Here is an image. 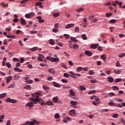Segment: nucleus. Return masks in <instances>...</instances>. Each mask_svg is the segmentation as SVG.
Instances as JSON below:
<instances>
[{"label":"nucleus","mask_w":125,"mask_h":125,"mask_svg":"<svg viewBox=\"0 0 125 125\" xmlns=\"http://www.w3.org/2000/svg\"><path fill=\"white\" fill-rule=\"evenodd\" d=\"M80 31V28L78 27H76L75 29V31L76 33H79V31Z\"/></svg>","instance_id":"51"},{"label":"nucleus","mask_w":125,"mask_h":125,"mask_svg":"<svg viewBox=\"0 0 125 125\" xmlns=\"http://www.w3.org/2000/svg\"><path fill=\"white\" fill-rule=\"evenodd\" d=\"M115 107H119V108H123L122 104H115Z\"/></svg>","instance_id":"34"},{"label":"nucleus","mask_w":125,"mask_h":125,"mask_svg":"<svg viewBox=\"0 0 125 125\" xmlns=\"http://www.w3.org/2000/svg\"><path fill=\"white\" fill-rule=\"evenodd\" d=\"M73 47L75 49H78V48H79V45H78L77 44H73Z\"/></svg>","instance_id":"44"},{"label":"nucleus","mask_w":125,"mask_h":125,"mask_svg":"<svg viewBox=\"0 0 125 125\" xmlns=\"http://www.w3.org/2000/svg\"><path fill=\"white\" fill-rule=\"evenodd\" d=\"M97 48L98 50H99V51H102L103 50V49L101 46H98Z\"/></svg>","instance_id":"52"},{"label":"nucleus","mask_w":125,"mask_h":125,"mask_svg":"<svg viewBox=\"0 0 125 125\" xmlns=\"http://www.w3.org/2000/svg\"><path fill=\"white\" fill-rule=\"evenodd\" d=\"M69 93L72 96H75V92L72 89L70 90Z\"/></svg>","instance_id":"17"},{"label":"nucleus","mask_w":125,"mask_h":125,"mask_svg":"<svg viewBox=\"0 0 125 125\" xmlns=\"http://www.w3.org/2000/svg\"><path fill=\"white\" fill-rule=\"evenodd\" d=\"M6 102H10V103H17V100L15 99H11L10 98H8L6 99Z\"/></svg>","instance_id":"5"},{"label":"nucleus","mask_w":125,"mask_h":125,"mask_svg":"<svg viewBox=\"0 0 125 125\" xmlns=\"http://www.w3.org/2000/svg\"><path fill=\"white\" fill-rule=\"evenodd\" d=\"M32 96H33V97H35V98H29L30 100H31V101H33L34 104H37L38 102H39L40 104H41V103H44L42 99V100L40 99V96H42V92L41 91L37 92L36 93L32 94Z\"/></svg>","instance_id":"1"},{"label":"nucleus","mask_w":125,"mask_h":125,"mask_svg":"<svg viewBox=\"0 0 125 125\" xmlns=\"http://www.w3.org/2000/svg\"><path fill=\"white\" fill-rule=\"evenodd\" d=\"M53 84L54 86H55V87H59V88L61 87V85H60V84H59V83H56L55 82H54L53 83Z\"/></svg>","instance_id":"13"},{"label":"nucleus","mask_w":125,"mask_h":125,"mask_svg":"<svg viewBox=\"0 0 125 125\" xmlns=\"http://www.w3.org/2000/svg\"><path fill=\"white\" fill-rule=\"evenodd\" d=\"M63 76L65 78H69V77H70V75H69L68 74H67L66 73H64Z\"/></svg>","instance_id":"48"},{"label":"nucleus","mask_w":125,"mask_h":125,"mask_svg":"<svg viewBox=\"0 0 125 125\" xmlns=\"http://www.w3.org/2000/svg\"><path fill=\"white\" fill-rule=\"evenodd\" d=\"M41 105L42 106H46V105H48L49 106H53L54 104H53V102L50 101H48L46 102V103H42L41 104Z\"/></svg>","instance_id":"3"},{"label":"nucleus","mask_w":125,"mask_h":125,"mask_svg":"<svg viewBox=\"0 0 125 125\" xmlns=\"http://www.w3.org/2000/svg\"><path fill=\"white\" fill-rule=\"evenodd\" d=\"M84 53L85 55H87V56H89V57L92 56V54H93L92 52H91L88 50L85 51Z\"/></svg>","instance_id":"8"},{"label":"nucleus","mask_w":125,"mask_h":125,"mask_svg":"<svg viewBox=\"0 0 125 125\" xmlns=\"http://www.w3.org/2000/svg\"><path fill=\"white\" fill-rule=\"evenodd\" d=\"M114 73H115V74H121L122 73V70H121V69H119L118 70H114Z\"/></svg>","instance_id":"21"},{"label":"nucleus","mask_w":125,"mask_h":125,"mask_svg":"<svg viewBox=\"0 0 125 125\" xmlns=\"http://www.w3.org/2000/svg\"><path fill=\"white\" fill-rule=\"evenodd\" d=\"M52 31H53V33H58V29H54V28H53V30H52Z\"/></svg>","instance_id":"61"},{"label":"nucleus","mask_w":125,"mask_h":125,"mask_svg":"<svg viewBox=\"0 0 125 125\" xmlns=\"http://www.w3.org/2000/svg\"><path fill=\"white\" fill-rule=\"evenodd\" d=\"M26 82L27 83H33V80H31L30 79H26Z\"/></svg>","instance_id":"29"},{"label":"nucleus","mask_w":125,"mask_h":125,"mask_svg":"<svg viewBox=\"0 0 125 125\" xmlns=\"http://www.w3.org/2000/svg\"><path fill=\"white\" fill-rule=\"evenodd\" d=\"M108 105H109V106H114V105L116 106V104H115V103H112V102L109 103Z\"/></svg>","instance_id":"55"},{"label":"nucleus","mask_w":125,"mask_h":125,"mask_svg":"<svg viewBox=\"0 0 125 125\" xmlns=\"http://www.w3.org/2000/svg\"><path fill=\"white\" fill-rule=\"evenodd\" d=\"M109 96L112 97L115 96V93L111 92L108 94Z\"/></svg>","instance_id":"64"},{"label":"nucleus","mask_w":125,"mask_h":125,"mask_svg":"<svg viewBox=\"0 0 125 125\" xmlns=\"http://www.w3.org/2000/svg\"><path fill=\"white\" fill-rule=\"evenodd\" d=\"M53 15L54 16V17H58V16H59V15H60V13H55L54 14H53Z\"/></svg>","instance_id":"27"},{"label":"nucleus","mask_w":125,"mask_h":125,"mask_svg":"<svg viewBox=\"0 0 125 125\" xmlns=\"http://www.w3.org/2000/svg\"><path fill=\"white\" fill-rule=\"evenodd\" d=\"M75 26V24L74 23H70L65 26V29H69V28H72V27H74Z\"/></svg>","instance_id":"9"},{"label":"nucleus","mask_w":125,"mask_h":125,"mask_svg":"<svg viewBox=\"0 0 125 125\" xmlns=\"http://www.w3.org/2000/svg\"><path fill=\"white\" fill-rule=\"evenodd\" d=\"M55 28L57 29H58V28H59V24L56 23L54 26Z\"/></svg>","instance_id":"54"},{"label":"nucleus","mask_w":125,"mask_h":125,"mask_svg":"<svg viewBox=\"0 0 125 125\" xmlns=\"http://www.w3.org/2000/svg\"><path fill=\"white\" fill-rule=\"evenodd\" d=\"M69 74H70L71 77H72V78H73L74 79L77 78L76 77H81V74L74 73V72H73V71L69 72Z\"/></svg>","instance_id":"4"},{"label":"nucleus","mask_w":125,"mask_h":125,"mask_svg":"<svg viewBox=\"0 0 125 125\" xmlns=\"http://www.w3.org/2000/svg\"><path fill=\"white\" fill-rule=\"evenodd\" d=\"M90 83H97V81L95 80H92L90 81Z\"/></svg>","instance_id":"57"},{"label":"nucleus","mask_w":125,"mask_h":125,"mask_svg":"<svg viewBox=\"0 0 125 125\" xmlns=\"http://www.w3.org/2000/svg\"><path fill=\"white\" fill-rule=\"evenodd\" d=\"M116 20H114V19L111 20L109 21V22L110 23V24H114V23H116Z\"/></svg>","instance_id":"37"},{"label":"nucleus","mask_w":125,"mask_h":125,"mask_svg":"<svg viewBox=\"0 0 125 125\" xmlns=\"http://www.w3.org/2000/svg\"><path fill=\"white\" fill-rule=\"evenodd\" d=\"M82 37L83 40H87V38L86 37V35L85 34H82Z\"/></svg>","instance_id":"31"},{"label":"nucleus","mask_w":125,"mask_h":125,"mask_svg":"<svg viewBox=\"0 0 125 125\" xmlns=\"http://www.w3.org/2000/svg\"><path fill=\"white\" fill-rule=\"evenodd\" d=\"M42 87L43 89H44V90H49L50 89V88H49V87L45 85H43Z\"/></svg>","instance_id":"25"},{"label":"nucleus","mask_w":125,"mask_h":125,"mask_svg":"<svg viewBox=\"0 0 125 125\" xmlns=\"http://www.w3.org/2000/svg\"><path fill=\"white\" fill-rule=\"evenodd\" d=\"M38 49V47H34L30 49L31 51H36Z\"/></svg>","instance_id":"40"},{"label":"nucleus","mask_w":125,"mask_h":125,"mask_svg":"<svg viewBox=\"0 0 125 125\" xmlns=\"http://www.w3.org/2000/svg\"><path fill=\"white\" fill-rule=\"evenodd\" d=\"M59 118H60V115H59V114L57 113L55 115V119H59Z\"/></svg>","instance_id":"43"},{"label":"nucleus","mask_w":125,"mask_h":125,"mask_svg":"<svg viewBox=\"0 0 125 125\" xmlns=\"http://www.w3.org/2000/svg\"><path fill=\"white\" fill-rule=\"evenodd\" d=\"M30 34H38V31H30Z\"/></svg>","instance_id":"58"},{"label":"nucleus","mask_w":125,"mask_h":125,"mask_svg":"<svg viewBox=\"0 0 125 125\" xmlns=\"http://www.w3.org/2000/svg\"><path fill=\"white\" fill-rule=\"evenodd\" d=\"M37 19H38L39 23H44V20H42V17H37Z\"/></svg>","instance_id":"12"},{"label":"nucleus","mask_w":125,"mask_h":125,"mask_svg":"<svg viewBox=\"0 0 125 125\" xmlns=\"http://www.w3.org/2000/svg\"><path fill=\"white\" fill-rule=\"evenodd\" d=\"M70 104L73 105V106H75V105H78V102H75L74 101H71L70 102Z\"/></svg>","instance_id":"16"},{"label":"nucleus","mask_w":125,"mask_h":125,"mask_svg":"<svg viewBox=\"0 0 125 125\" xmlns=\"http://www.w3.org/2000/svg\"><path fill=\"white\" fill-rule=\"evenodd\" d=\"M14 71H15V72H22V70L17 67H15L14 68Z\"/></svg>","instance_id":"23"},{"label":"nucleus","mask_w":125,"mask_h":125,"mask_svg":"<svg viewBox=\"0 0 125 125\" xmlns=\"http://www.w3.org/2000/svg\"><path fill=\"white\" fill-rule=\"evenodd\" d=\"M61 67H62V68H64V69H67V66L65 64H61Z\"/></svg>","instance_id":"62"},{"label":"nucleus","mask_w":125,"mask_h":125,"mask_svg":"<svg viewBox=\"0 0 125 125\" xmlns=\"http://www.w3.org/2000/svg\"><path fill=\"white\" fill-rule=\"evenodd\" d=\"M48 71L50 73V74H55V71H54L53 68H50Z\"/></svg>","instance_id":"19"},{"label":"nucleus","mask_w":125,"mask_h":125,"mask_svg":"<svg viewBox=\"0 0 125 125\" xmlns=\"http://www.w3.org/2000/svg\"><path fill=\"white\" fill-rule=\"evenodd\" d=\"M42 2H38L35 3L36 6H39V5H42Z\"/></svg>","instance_id":"42"},{"label":"nucleus","mask_w":125,"mask_h":125,"mask_svg":"<svg viewBox=\"0 0 125 125\" xmlns=\"http://www.w3.org/2000/svg\"><path fill=\"white\" fill-rule=\"evenodd\" d=\"M24 88L25 89H29L31 88V86L29 85H26L24 87Z\"/></svg>","instance_id":"47"},{"label":"nucleus","mask_w":125,"mask_h":125,"mask_svg":"<svg viewBox=\"0 0 125 125\" xmlns=\"http://www.w3.org/2000/svg\"><path fill=\"white\" fill-rule=\"evenodd\" d=\"M15 35H7V38L8 39H14V38H15Z\"/></svg>","instance_id":"24"},{"label":"nucleus","mask_w":125,"mask_h":125,"mask_svg":"<svg viewBox=\"0 0 125 125\" xmlns=\"http://www.w3.org/2000/svg\"><path fill=\"white\" fill-rule=\"evenodd\" d=\"M83 69V67H78L77 69V72H81V71H82Z\"/></svg>","instance_id":"28"},{"label":"nucleus","mask_w":125,"mask_h":125,"mask_svg":"<svg viewBox=\"0 0 125 125\" xmlns=\"http://www.w3.org/2000/svg\"><path fill=\"white\" fill-rule=\"evenodd\" d=\"M116 101H118V102H120V103H122V102H123V100L121 99H115Z\"/></svg>","instance_id":"46"},{"label":"nucleus","mask_w":125,"mask_h":125,"mask_svg":"<svg viewBox=\"0 0 125 125\" xmlns=\"http://www.w3.org/2000/svg\"><path fill=\"white\" fill-rule=\"evenodd\" d=\"M89 75H94V74H95V72H94V70H90L89 71Z\"/></svg>","instance_id":"39"},{"label":"nucleus","mask_w":125,"mask_h":125,"mask_svg":"<svg viewBox=\"0 0 125 125\" xmlns=\"http://www.w3.org/2000/svg\"><path fill=\"white\" fill-rule=\"evenodd\" d=\"M46 59L47 60H50L51 62H58L59 61V58H54L48 56L46 57Z\"/></svg>","instance_id":"2"},{"label":"nucleus","mask_w":125,"mask_h":125,"mask_svg":"<svg viewBox=\"0 0 125 125\" xmlns=\"http://www.w3.org/2000/svg\"><path fill=\"white\" fill-rule=\"evenodd\" d=\"M6 66H7V67L9 68V69L11 68V64L9 62H6Z\"/></svg>","instance_id":"41"},{"label":"nucleus","mask_w":125,"mask_h":125,"mask_svg":"<svg viewBox=\"0 0 125 125\" xmlns=\"http://www.w3.org/2000/svg\"><path fill=\"white\" fill-rule=\"evenodd\" d=\"M112 89L113 90H119V87L117 86H112Z\"/></svg>","instance_id":"36"},{"label":"nucleus","mask_w":125,"mask_h":125,"mask_svg":"<svg viewBox=\"0 0 125 125\" xmlns=\"http://www.w3.org/2000/svg\"><path fill=\"white\" fill-rule=\"evenodd\" d=\"M49 43H50V44H51L52 45H54V44H55V42H54V40H53V39H51L49 40Z\"/></svg>","instance_id":"15"},{"label":"nucleus","mask_w":125,"mask_h":125,"mask_svg":"<svg viewBox=\"0 0 125 125\" xmlns=\"http://www.w3.org/2000/svg\"><path fill=\"white\" fill-rule=\"evenodd\" d=\"M29 125H35L34 121H33V122L29 121Z\"/></svg>","instance_id":"59"},{"label":"nucleus","mask_w":125,"mask_h":125,"mask_svg":"<svg viewBox=\"0 0 125 125\" xmlns=\"http://www.w3.org/2000/svg\"><path fill=\"white\" fill-rule=\"evenodd\" d=\"M70 39H71V41L74 42H78V40H77V39H76V38H75V37H71Z\"/></svg>","instance_id":"26"},{"label":"nucleus","mask_w":125,"mask_h":125,"mask_svg":"<svg viewBox=\"0 0 125 125\" xmlns=\"http://www.w3.org/2000/svg\"><path fill=\"white\" fill-rule=\"evenodd\" d=\"M20 22L22 25H27L26 21L24 20V19H21L20 20Z\"/></svg>","instance_id":"11"},{"label":"nucleus","mask_w":125,"mask_h":125,"mask_svg":"<svg viewBox=\"0 0 125 125\" xmlns=\"http://www.w3.org/2000/svg\"><path fill=\"white\" fill-rule=\"evenodd\" d=\"M91 48H93V49H95L97 48V47H96V44H92L91 45Z\"/></svg>","instance_id":"38"},{"label":"nucleus","mask_w":125,"mask_h":125,"mask_svg":"<svg viewBox=\"0 0 125 125\" xmlns=\"http://www.w3.org/2000/svg\"><path fill=\"white\" fill-rule=\"evenodd\" d=\"M5 62H6V58H4L2 62V66H5Z\"/></svg>","instance_id":"33"},{"label":"nucleus","mask_w":125,"mask_h":125,"mask_svg":"<svg viewBox=\"0 0 125 125\" xmlns=\"http://www.w3.org/2000/svg\"><path fill=\"white\" fill-rule=\"evenodd\" d=\"M101 59L103 60V61L104 62H106V59H107V57H106V55L103 54V55L101 56Z\"/></svg>","instance_id":"14"},{"label":"nucleus","mask_w":125,"mask_h":125,"mask_svg":"<svg viewBox=\"0 0 125 125\" xmlns=\"http://www.w3.org/2000/svg\"><path fill=\"white\" fill-rule=\"evenodd\" d=\"M42 59H45L43 55L40 54V56L38 58V60L39 61H43Z\"/></svg>","instance_id":"10"},{"label":"nucleus","mask_w":125,"mask_h":125,"mask_svg":"<svg viewBox=\"0 0 125 125\" xmlns=\"http://www.w3.org/2000/svg\"><path fill=\"white\" fill-rule=\"evenodd\" d=\"M25 17L26 18H28V19H31V17H30L29 14H25Z\"/></svg>","instance_id":"50"},{"label":"nucleus","mask_w":125,"mask_h":125,"mask_svg":"<svg viewBox=\"0 0 125 125\" xmlns=\"http://www.w3.org/2000/svg\"><path fill=\"white\" fill-rule=\"evenodd\" d=\"M105 15L106 17H110V16H112V13H107Z\"/></svg>","instance_id":"49"},{"label":"nucleus","mask_w":125,"mask_h":125,"mask_svg":"<svg viewBox=\"0 0 125 125\" xmlns=\"http://www.w3.org/2000/svg\"><path fill=\"white\" fill-rule=\"evenodd\" d=\"M0 5L3 6V7H5L7 6V7H8V4H5V2H2L1 4Z\"/></svg>","instance_id":"18"},{"label":"nucleus","mask_w":125,"mask_h":125,"mask_svg":"<svg viewBox=\"0 0 125 125\" xmlns=\"http://www.w3.org/2000/svg\"><path fill=\"white\" fill-rule=\"evenodd\" d=\"M122 81V79H117L115 80V83H120Z\"/></svg>","instance_id":"53"},{"label":"nucleus","mask_w":125,"mask_h":125,"mask_svg":"<svg viewBox=\"0 0 125 125\" xmlns=\"http://www.w3.org/2000/svg\"><path fill=\"white\" fill-rule=\"evenodd\" d=\"M5 96H6V93H4L2 94H1L0 95V99L3 98V97H5Z\"/></svg>","instance_id":"22"},{"label":"nucleus","mask_w":125,"mask_h":125,"mask_svg":"<svg viewBox=\"0 0 125 125\" xmlns=\"http://www.w3.org/2000/svg\"><path fill=\"white\" fill-rule=\"evenodd\" d=\"M20 63H23L24 62V58H21L20 60Z\"/></svg>","instance_id":"63"},{"label":"nucleus","mask_w":125,"mask_h":125,"mask_svg":"<svg viewBox=\"0 0 125 125\" xmlns=\"http://www.w3.org/2000/svg\"><path fill=\"white\" fill-rule=\"evenodd\" d=\"M95 92H96V91L95 90L89 91L88 92V94H93L95 93Z\"/></svg>","instance_id":"32"},{"label":"nucleus","mask_w":125,"mask_h":125,"mask_svg":"<svg viewBox=\"0 0 125 125\" xmlns=\"http://www.w3.org/2000/svg\"><path fill=\"white\" fill-rule=\"evenodd\" d=\"M79 90H81L82 91H83V90H85V89H86V88H85V87H83V86L81 85L79 87Z\"/></svg>","instance_id":"20"},{"label":"nucleus","mask_w":125,"mask_h":125,"mask_svg":"<svg viewBox=\"0 0 125 125\" xmlns=\"http://www.w3.org/2000/svg\"><path fill=\"white\" fill-rule=\"evenodd\" d=\"M118 117H119V115L118 114H117V113L114 114L113 115V118H118Z\"/></svg>","instance_id":"60"},{"label":"nucleus","mask_w":125,"mask_h":125,"mask_svg":"<svg viewBox=\"0 0 125 125\" xmlns=\"http://www.w3.org/2000/svg\"><path fill=\"white\" fill-rule=\"evenodd\" d=\"M125 53H123L122 54H120L118 56V57H120L121 58H123V57H125Z\"/></svg>","instance_id":"35"},{"label":"nucleus","mask_w":125,"mask_h":125,"mask_svg":"<svg viewBox=\"0 0 125 125\" xmlns=\"http://www.w3.org/2000/svg\"><path fill=\"white\" fill-rule=\"evenodd\" d=\"M27 1H28V0H22L20 3L21 4H22L23 3H25L26 2H27Z\"/></svg>","instance_id":"56"},{"label":"nucleus","mask_w":125,"mask_h":125,"mask_svg":"<svg viewBox=\"0 0 125 125\" xmlns=\"http://www.w3.org/2000/svg\"><path fill=\"white\" fill-rule=\"evenodd\" d=\"M69 114L71 115V116H76V115H77V113L76 112V110L75 109H72L69 112Z\"/></svg>","instance_id":"7"},{"label":"nucleus","mask_w":125,"mask_h":125,"mask_svg":"<svg viewBox=\"0 0 125 125\" xmlns=\"http://www.w3.org/2000/svg\"><path fill=\"white\" fill-rule=\"evenodd\" d=\"M53 102H55V103H57V101H58V98L54 97L53 98Z\"/></svg>","instance_id":"30"},{"label":"nucleus","mask_w":125,"mask_h":125,"mask_svg":"<svg viewBox=\"0 0 125 125\" xmlns=\"http://www.w3.org/2000/svg\"><path fill=\"white\" fill-rule=\"evenodd\" d=\"M32 102H29L26 105H25V107H29L30 108H33L34 107V101H32Z\"/></svg>","instance_id":"6"},{"label":"nucleus","mask_w":125,"mask_h":125,"mask_svg":"<svg viewBox=\"0 0 125 125\" xmlns=\"http://www.w3.org/2000/svg\"><path fill=\"white\" fill-rule=\"evenodd\" d=\"M29 16L30 18H32V17H34L35 16V13L32 12L30 14H29Z\"/></svg>","instance_id":"45"}]
</instances>
